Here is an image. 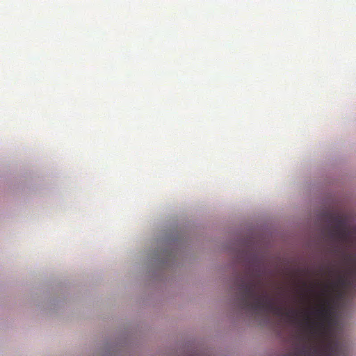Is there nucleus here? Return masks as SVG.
Wrapping results in <instances>:
<instances>
[{
	"instance_id": "nucleus-1",
	"label": "nucleus",
	"mask_w": 356,
	"mask_h": 356,
	"mask_svg": "<svg viewBox=\"0 0 356 356\" xmlns=\"http://www.w3.org/2000/svg\"><path fill=\"white\" fill-rule=\"evenodd\" d=\"M318 321L313 334L318 337V343L311 348H305L300 351L291 353L284 356H347L346 348L337 340L331 338L330 330L334 323V310L330 299H324L319 307L314 311Z\"/></svg>"
},
{
	"instance_id": "nucleus-2",
	"label": "nucleus",
	"mask_w": 356,
	"mask_h": 356,
	"mask_svg": "<svg viewBox=\"0 0 356 356\" xmlns=\"http://www.w3.org/2000/svg\"><path fill=\"white\" fill-rule=\"evenodd\" d=\"M247 275L250 276V279L239 277L235 282L241 294L242 309L253 311L266 310L277 316H285L291 320L296 318L297 314L295 310H286L285 307L276 305L266 292L262 294L259 293L257 285L260 282H256L252 279L256 277V275L253 273H250L249 268L247 270ZM257 277H259V275Z\"/></svg>"
},
{
	"instance_id": "nucleus-3",
	"label": "nucleus",
	"mask_w": 356,
	"mask_h": 356,
	"mask_svg": "<svg viewBox=\"0 0 356 356\" xmlns=\"http://www.w3.org/2000/svg\"><path fill=\"white\" fill-rule=\"evenodd\" d=\"M342 223L339 221L338 223L330 232V238L337 242H344L348 239V233L347 230L341 227Z\"/></svg>"
},
{
	"instance_id": "nucleus-4",
	"label": "nucleus",
	"mask_w": 356,
	"mask_h": 356,
	"mask_svg": "<svg viewBox=\"0 0 356 356\" xmlns=\"http://www.w3.org/2000/svg\"><path fill=\"white\" fill-rule=\"evenodd\" d=\"M346 259L348 261L354 262L355 264L353 268V272L356 274V258L354 255H348L346 257Z\"/></svg>"
}]
</instances>
